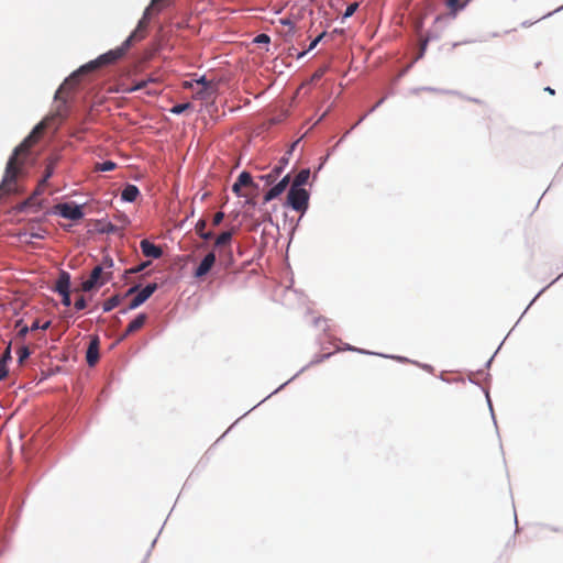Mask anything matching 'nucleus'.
Wrapping results in <instances>:
<instances>
[{
  "mask_svg": "<svg viewBox=\"0 0 563 563\" xmlns=\"http://www.w3.org/2000/svg\"><path fill=\"white\" fill-rule=\"evenodd\" d=\"M218 84H207L195 91V98L203 101H214L218 93Z\"/></svg>",
  "mask_w": 563,
  "mask_h": 563,
  "instance_id": "nucleus-10",
  "label": "nucleus"
},
{
  "mask_svg": "<svg viewBox=\"0 0 563 563\" xmlns=\"http://www.w3.org/2000/svg\"><path fill=\"white\" fill-rule=\"evenodd\" d=\"M164 1L165 0H152L151 4L145 9L134 32L125 40L126 45H131L133 42L141 41L145 37L151 16L163 9Z\"/></svg>",
  "mask_w": 563,
  "mask_h": 563,
  "instance_id": "nucleus-2",
  "label": "nucleus"
},
{
  "mask_svg": "<svg viewBox=\"0 0 563 563\" xmlns=\"http://www.w3.org/2000/svg\"><path fill=\"white\" fill-rule=\"evenodd\" d=\"M15 328H20L18 332V336L20 339H24L27 332L31 331V329L27 325L22 324V320L16 321Z\"/></svg>",
  "mask_w": 563,
  "mask_h": 563,
  "instance_id": "nucleus-28",
  "label": "nucleus"
},
{
  "mask_svg": "<svg viewBox=\"0 0 563 563\" xmlns=\"http://www.w3.org/2000/svg\"><path fill=\"white\" fill-rule=\"evenodd\" d=\"M253 185V179H252V176L250 173L247 172H242L236 181L233 184L232 186V191L236 195V196H242L241 194V188L242 187H246V186H251Z\"/></svg>",
  "mask_w": 563,
  "mask_h": 563,
  "instance_id": "nucleus-15",
  "label": "nucleus"
},
{
  "mask_svg": "<svg viewBox=\"0 0 563 563\" xmlns=\"http://www.w3.org/2000/svg\"><path fill=\"white\" fill-rule=\"evenodd\" d=\"M140 247L142 253L146 257L159 258L163 255L162 249L146 239L140 242Z\"/></svg>",
  "mask_w": 563,
  "mask_h": 563,
  "instance_id": "nucleus-12",
  "label": "nucleus"
},
{
  "mask_svg": "<svg viewBox=\"0 0 563 563\" xmlns=\"http://www.w3.org/2000/svg\"><path fill=\"white\" fill-rule=\"evenodd\" d=\"M101 266H103V268L104 267L111 268L113 266V261L111 258H107V260H104V262Z\"/></svg>",
  "mask_w": 563,
  "mask_h": 563,
  "instance_id": "nucleus-43",
  "label": "nucleus"
},
{
  "mask_svg": "<svg viewBox=\"0 0 563 563\" xmlns=\"http://www.w3.org/2000/svg\"><path fill=\"white\" fill-rule=\"evenodd\" d=\"M51 327V321H46L44 323H40L38 320H35L32 325L30 327L31 331H35V330H46Z\"/></svg>",
  "mask_w": 563,
  "mask_h": 563,
  "instance_id": "nucleus-29",
  "label": "nucleus"
},
{
  "mask_svg": "<svg viewBox=\"0 0 563 563\" xmlns=\"http://www.w3.org/2000/svg\"><path fill=\"white\" fill-rule=\"evenodd\" d=\"M115 167V163H113L112 161H106L103 163L97 164L96 169L100 172H110L113 170Z\"/></svg>",
  "mask_w": 563,
  "mask_h": 563,
  "instance_id": "nucleus-25",
  "label": "nucleus"
},
{
  "mask_svg": "<svg viewBox=\"0 0 563 563\" xmlns=\"http://www.w3.org/2000/svg\"><path fill=\"white\" fill-rule=\"evenodd\" d=\"M87 306L85 298L81 296L75 301V308L77 310H82Z\"/></svg>",
  "mask_w": 563,
  "mask_h": 563,
  "instance_id": "nucleus-36",
  "label": "nucleus"
},
{
  "mask_svg": "<svg viewBox=\"0 0 563 563\" xmlns=\"http://www.w3.org/2000/svg\"><path fill=\"white\" fill-rule=\"evenodd\" d=\"M287 200L294 210L302 212L308 208L309 194L303 188L290 187Z\"/></svg>",
  "mask_w": 563,
  "mask_h": 563,
  "instance_id": "nucleus-6",
  "label": "nucleus"
},
{
  "mask_svg": "<svg viewBox=\"0 0 563 563\" xmlns=\"http://www.w3.org/2000/svg\"><path fill=\"white\" fill-rule=\"evenodd\" d=\"M310 177V170L309 169H301L295 177L291 187L294 188H301Z\"/></svg>",
  "mask_w": 563,
  "mask_h": 563,
  "instance_id": "nucleus-22",
  "label": "nucleus"
},
{
  "mask_svg": "<svg viewBox=\"0 0 563 563\" xmlns=\"http://www.w3.org/2000/svg\"><path fill=\"white\" fill-rule=\"evenodd\" d=\"M111 278L112 273L104 272L103 266L98 265L92 269L89 278L81 284V288L84 291H90L96 287H101Z\"/></svg>",
  "mask_w": 563,
  "mask_h": 563,
  "instance_id": "nucleus-5",
  "label": "nucleus"
},
{
  "mask_svg": "<svg viewBox=\"0 0 563 563\" xmlns=\"http://www.w3.org/2000/svg\"><path fill=\"white\" fill-rule=\"evenodd\" d=\"M233 233L232 231H224L219 234L214 241V247L221 249L224 246H230L232 241Z\"/></svg>",
  "mask_w": 563,
  "mask_h": 563,
  "instance_id": "nucleus-19",
  "label": "nucleus"
},
{
  "mask_svg": "<svg viewBox=\"0 0 563 563\" xmlns=\"http://www.w3.org/2000/svg\"><path fill=\"white\" fill-rule=\"evenodd\" d=\"M33 200H34V198H33V197H30L29 199H26L25 201H23V202L19 206V210H20V211L25 210L29 206H31V205L33 203Z\"/></svg>",
  "mask_w": 563,
  "mask_h": 563,
  "instance_id": "nucleus-40",
  "label": "nucleus"
},
{
  "mask_svg": "<svg viewBox=\"0 0 563 563\" xmlns=\"http://www.w3.org/2000/svg\"><path fill=\"white\" fill-rule=\"evenodd\" d=\"M7 375H8L7 365L0 363V380L3 379Z\"/></svg>",
  "mask_w": 563,
  "mask_h": 563,
  "instance_id": "nucleus-41",
  "label": "nucleus"
},
{
  "mask_svg": "<svg viewBox=\"0 0 563 563\" xmlns=\"http://www.w3.org/2000/svg\"><path fill=\"white\" fill-rule=\"evenodd\" d=\"M189 108H191V103H189V102L178 103V104H175L170 109V112L174 113V114H181L183 112H185Z\"/></svg>",
  "mask_w": 563,
  "mask_h": 563,
  "instance_id": "nucleus-27",
  "label": "nucleus"
},
{
  "mask_svg": "<svg viewBox=\"0 0 563 563\" xmlns=\"http://www.w3.org/2000/svg\"><path fill=\"white\" fill-rule=\"evenodd\" d=\"M283 172V166H275L269 174L266 176H263V178L268 183H273L276 180V178L280 175Z\"/></svg>",
  "mask_w": 563,
  "mask_h": 563,
  "instance_id": "nucleus-24",
  "label": "nucleus"
},
{
  "mask_svg": "<svg viewBox=\"0 0 563 563\" xmlns=\"http://www.w3.org/2000/svg\"><path fill=\"white\" fill-rule=\"evenodd\" d=\"M131 45H126V41L122 43L121 46L110 49L109 52L100 55L97 59L89 62L88 64L80 67V71H91L99 67L114 64L119 59H121Z\"/></svg>",
  "mask_w": 563,
  "mask_h": 563,
  "instance_id": "nucleus-3",
  "label": "nucleus"
},
{
  "mask_svg": "<svg viewBox=\"0 0 563 563\" xmlns=\"http://www.w3.org/2000/svg\"><path fill=\"white\" fill-rule=\"evenodd\" d=\"M206 227L207 221L205 219H200L195 225V231L201 239L210 240L213 236V233L211 231H206Z\"/></svg>",
  "mask_w": 563,
  "mask_h": 563,
  "instance_id": "nucleus-21",
  "label": "nucleus"
},
{
  "mask_svg": "<svg viewBox=\"0 0 563 563\" xmlns=\"http://www.w3.org/2000/svg\"><path fill=\"white\" fill-rule=\"evenodd\" d=\"M207 84H216V82L212 81V80H207L205 76H202L201 78L195 80V85L198 86L199 88L200 87H206Z\"/></svg>",
  "mask_w": 563,
  "mask_h": 563,
  "instance_id": "nucleus-35",
  "label": "nucleus"
},
{
  "mask_svg": "<svg viewBox=\"0 0 563 563\" xmlns=\"http://www.w3.org/2000/svg\"><path fill=\"white\" fill-rule=\"evenodd\" d=\"M19 362L23 363L30 356V350L26 346H22L18 351Z\"/></svg>",
  "mask_w": 563,
  "mask_h": 563,
  "instance_id": "nucleus-30",
  "label": "nucleus"
},
{
  "mask_svg": "<svg viewBox=\"0 0 563 563\" xmlns=\"http://www.w3.org/2000/svg\"><path fill=\"white\" fill-rule=\"evenodd\" d=\"M289 184V175H286L278 184L272 187L264 196V202H268L280 196Z\"/></svg>",
  "mask_w": 563,
  "mask_h": 563,
  "instance_id": "nucleus-11",
  "label": "nucleus"
},
{
  "mask_svg": "<svg viewBox=\"0 0 563 563\" xmlns=\"http://www.w3.org/2000/svg\"><path fill=\"white\" fill-rule=\"evenodd\" d=\"M271 38L267 34H258L255 38H254V42L255 43H258V44H262V43H269Z\"/></svg>",
  "mask_w": 563,
  "mask_h": 563,
  "instance_id": "nucleus-34",
  "label": "nucleus"
},
{
  "mask_svg": "<svg viewBox=\"0 0 563 563\" xmlns=\"http://www.w3.org/2000/svg\"><path fill=\"white\" fill-rule=\"evenodd\" d=\"M384 102V98H382L380 100H378L376 102V104L369 110V112L374 111L377 107H379L382 103Z\"/></svg>",
  "mask_w": 563,
  "mask_h": 563,
  "instance_id": "nucleus-45",
  "label": "nucleus"
},
{
  "mask_svg": "<svg viewBox=\"0 0 563 563\" xmlns=\"http://www.w3.org/2000/svg\"><path fill=\"white\" fill-rule=\"evenodd\" d=\"M122 298L119 295H114L103 302V311L109 312L121 303Z\"/></svg>",
  "mask_w": 563,
  "mask_h": 563,
  "instance_id": "nucleus-23",
  "label": "nucleus"
},
{
  "mask_svg": "<svg viewBox=\"0 0 563 563\" xmlns=\"http://www.w3.org/2000/svg\"><path fill=\"white\" fill-rule=\"evenodd\" d=\"M140 195V190L135 185H126L121 192V198L124 201L133 202Z\"/></svg>",
  "mask_w": 563,
  "mask_h": 563,
  "instance_id": "nucleus-17",
  "label": "nucleus"
},
{
  "mask_svg": "<svg viewBox=\"0 0 563 563\" xmlns=\"http://www.w3.org/2000/svg\"><path fill=\"white\" fill-rule=\"evenodd\" d=\"M150 82H154V79L150 78L147 80H141V81L136 82L135 85H133L132 87L125 89V91L133 92L136 90L144 89Z\"/></svg>",
  "mask_w": 563,
  "mask_h": 563,
  "instance_id": "nucleus-26",
  "label": "nucleus"
},
{
  "mask_svg": "<svg viewBox=\"0 0 563 563\" xmlns=\"http://www.w3.org/2000/svg\"><path fill=\"white\" fill-rule=\"evenodd\" d=\"M147 320V316L145 313H140L134 320H132L129 325L126 327L122 339L126 338L128 335L139 331L143 328Z\"/></svg>",
  "mask_w": 563,
  "mask_h": 563,
  "instance_id": "nucleus-16",
  "label": "nucleus"
},
{
  "mask_svg": "<svg viewBox=\"0 0 563 563\" xmlns=\"http://www.w3.org/2000/svg\"><path fill=\"white\" fill-rule=\"evenodd\" d=\"M55 210L60 217L73 221L80 220L84 217L81 207L74 203H58L55 206Z\"/></svg>",
  "mask_w": 563,
  "mask_h": 563,
  "instance_id": "nucleus-7",
  "label": "nucleus"
},
{
  "mask_svg": "<svg viewBox=\"0 0 563 563\" xmlns=\"http://www.w3.org/2000/svg\"><path fill=\"white\" fill-rule=\"evenodd\" d=\"M367 114H364L360 118V120L355 123V125L352 126V129H354L357 124H360L365 118H366Z\"/></svg>",
  "mask_w": 563,
  "mask_h": 563,
  "instance_id": "nucleus-46",
  "label": "nucleus"
},
{
  "mask_svg": "<svg viewBox=\"0 0 563 563\" xmlns=\"http://www.w3.org/2000/svg\"><path fill=\"white\" fill-rule=\"evenodd\" d=\"M357 8H358V3L357 2L349 4L346 10H345V12H344V18H349V16L353 15L354 12L357 10Z\"/></svg>",
  "mask_w": 563,
  "mask_h": 563,
  "instance_id": "nucleus-32",
  "label": "nucleus"
},
{
  "mask_svg": "<svg viewBox=\"0 0 563 563\" xmlns=\"http://www.w3.org/2000/svg\"><path fill=\"white\" fill-rule=\"evenodd\" d=\"M324 73H325V68H320V69H318V70L314 73L313 78H314V79H319V78H321V77L324 75Z\"/></svg>",
  "mask_w": 563,
  "mask_h": 563,
  "instance_id": "nucleus-42",
  "label": "nucleus"
},
{
  "mask_svg": "<svg viewBox=\"0 0 563 563\" xmlns=\"http://www.w3.org/2000/svg\"><path fill=\"white\" fill-rule=\"evenodd\" d=\"M87 71H80V68L73 73L68 78L64 80V82L59 86L55 93V100L62 101L63 103H66L68 100V97L76 90L78 84H79V77L82 74H86Z\"/></svg>",
  "mask_w": 563,
  "mask_h": 563,
  "instance_id": "nucleus-4",
  "label": "nucleus"
},
{
  "mask_svg": "<svg viewBox=\"0 0 563 563\" xmlns=\"http://www.w3.org/2000/svg\"><path fill=\"white\" fill-rule=\"evenodd\" d=\"M69 285H70V277H69V274L66 273V272H63L57 282H56V286H55V290L60 294V292H65V291H68L69 290Z\"/></svg>",
  "mask_w": 563,
  "mask_h": 563,
  "instance_id": "nucleus-18",
  "label": "nucleus"
},
{
  "mask_svg": "<svg viewBox=\"0 0 563 563\" xmlns=\"http://www.w3.org/2000/svg\"><path fill=\"white\" fill-rule=\"evenodd\" d=\"M184 87H185V88H194V82H188V81H186V82L184 84Z\"/></svg>",
  "mask_w": 563,
  "mask_h": 563,
  "instance_id": "nucleus-48",
  "label": "nucleus"
},
{
  "mask_svg": "<svg viewBox=\"0 0 563 563\" xmlns=\"http://www.w3.org/2000/svg\"><path fill=\"white\" fill-rule=\"evenodd\" d=\"M44 130L45 123L41 122L33 129L30 135L14 148L7 163L5 173L2 183L0 184V198L4 195L18 192L19 187L16 180L21 174L24 159L27 156L30 148L40 140Z\"/></svg>",
  "mask_w": 563,
  "mask_h": 563,
  "instance_id": "nucleus-1",
  "label": "nucleus"
},
{
  "mask_svg": "<svg viewBox=\"0 0 563 563\" xmlns=\"http://www.w3.org/2000/svg\"><path fill=\"white\" fill-rule=\"evenodd\" d=\"M214 264H216V254H214V252H209L202 258V261L200 262L198 267L195 269L194 276L196 278L205 277L211 271V268L214 266Z\"/></svg>",
  "mask_w": 563,
  "mask_h": 563,
  "instance_id": "nucleus-9",
  "label": "nucleus"
},
{
  "mask_svg": "<svg viewBox=\"0 0 563 563\" xmlns=\"http://www.w3.org/2000/svg\"><path fill=\"white\" fill-rule=\"evenodd\" d=\"M305 54H306V52H301V53L298 55V57H301V56H303Z\"/></svg>",
  "mask_w": 563,
  "mask_h": 563,
  "instance_id": "nucleus-50",
  "label": "nucleus"
},
{
  "mask_svg": "<svg viewBox=\"0 0 563 563\" xmlns=\"http://www.w3.org/2000/svg\"><path fill=\"white\" fill-rule=\"evenodd\" d=\"M280 22L285 25H292L291 21L290 20H280Z\"/></svg>",
  "mask_w": 563,
  "mask_h": 563,
  "instance_id": "nucleus-47",
  "label": "nucleus"
},
{
  "mask_svg": "<svg viewBox=\"0 0 563 563\" xmlns=\"http://www.w3.org/2000/svg\"><path fill=\"white\" fill-rule=\"evenodd\" d=\"M547 91H549L551 95H554V90L550 87L545 88Z\"/></svg>",
  "mask_w": 563,
  "mask_h": 563,
  "instance_id": "nucleus-49",
  "label": "nucleus"
},
{
  "mask_svg": "<svg viewBox=\"0 0 563 563\" xmlns=\"http://www.w3.org/2000/svg\"><path fill=\"white\" fill-rule=\"evenodd\" d=\"M324 34H325V33L323 32V33H321L319 36H317V37H316V38L310 43V45H309V47H308V51L313 49V48L318 45V43L321 41V38L324 36Z\"/></svg>",
  "mask_w": 563,
  "mask_h": 563,
  "instance_id": "nucleus-39",
  "label": "nucleus"
},
{
  "mask_svg": "<svg viewBox=\"0 0 563 563\" xmlns=\"http://www.w3.org/2000/svg\"><path fill=\"white\" fill-rule=\"evenodd\" d=\"M62 296V303L64 306H70V294L69 290L59 294Z\"/></svg>",
  "mask_w": 563,
  "mask_h": 563,
  "instance_id": "nucleus-37",
  "label": "nucleus"
},
{
  "mask_svg": "<svg viewBox=\"0 0 563 563\" xmlns=\"http://www.w3.org/2000/svg\"><path fill=\"white\" fill-rule=\"evenodd\" d=\"M9 360H11L10 347H8L3 353L2 357L0 358V363L7 365Z\"/></svg>",
  "mask_w": 563,
  "mask_h": 563,
  "instance_id": "nucleus-38",
  "label": "nucleus"
},
{
  "mask_svg": "<svg viewBox=\"0 0 563 563\" xmlns=\"http://www.w3.org/2000/svg\"><path fill=\"white\" fill-rule=\"evenodd\" d=\"M57 159L56 158H49L46 166L45 172L43 175V179L40 181L34 195H41L43 192V188L46 184V181L53 176L55 166H56Z\"/></svg>",
  "mask_w": 563,
  "mask_h": 563,
  "instance_id": "nucleus-14",
  "label": "nucleus"
},
{
  "mask_svg": "<svg viewBox=\"0 0 563 563\" xmlns=\"http://www.w3.org/2000/svg\"><path fill=\"white\" fill-rule=\"evenodd\" d=\"M157 289V284L152 283L145 286L137 295L131 300L129 309L133 310L144 303Z\"/></svg>",
  "mask_w": 563,
  "mask_h": 563,
  "instance_id": "nucleus-8",
  "label": "nucleus"
},
{
  "mask_svg": "<svg viewBox=\"0 0 563 563\" xmlns=\"http://www.w3.org/2000/svg\"><path fill=\"white\" fill-rule=\"evenodd\" d=\"M137 288H139L137 286H133V287H131V288L126 291L125 296H130V295L134 294V292L137 290Z\"/></svg>",
  "mask_w": 563,
  "mask_h": 563,
  "instance_id": "nucleus-44",
  "label": "nucleus"
},
{
  "mask_svg": "<svg viewBox=\"0 0 563 563\" xmlns=\"http://www.w3.org/2000/svg\"><path fill=\"white\" fill-rule=\"evenodd\" d=\"M99 360V339L95 336L87 349L86 361L89 366H93Z\"/></svg>",
  "mask_w": 563,
  "mask_h": 563,
  "instance_id": "nucleus-13",
  "label": "nucleus"
},
{
  "mask_svg": "<svg viewBox=\"0 0 563 563\" xmlns=\"http://www.w3.org/2000/svg\"><path fill=\"white\" fill-rule=\"evenodd\" d=\"M223 218H224L223 212L219 211V212L214 213L213 219H212V225L218 227L222 222Z\"/></svg>",
  "mask_w": 563,
  "mask_h": 563,
  "instance_id": "nucleus-33",
  "label": "nucleus"
},
{
  "mask_svg": "<svg viewBox=\"0 0 563 563\" xmlns=\"http://www.w3.org/2000/svg\"><path fill=\"white\" fill-rule=\"evenodd\" d=\"M472 0H446V7L450 9L452 15H456V13L463 10Z\"/></svg>",
  "mask_w": 563,
  "mask_h": 563,
  "instance_id": "nucleus-20",
  "label": "nucleus"
},
{
  "mask_svg": "<svg viewBox=\"0 0 563 563\" xmlns=\"http://www.w3.org/2000/svg\"><path fill=\"white\" fill-rule=\"evenodd\" d=\"M151 262H145V263H142L133 268H130L125 272V274H137L140 272H142L145 267H147L150 265Z\"/></svg>",
  "mask_w": 563,
  "mask_h": 563,
  "instance_id": "nucleus-31",
  "label": "nucleus"
}]
</instances>
